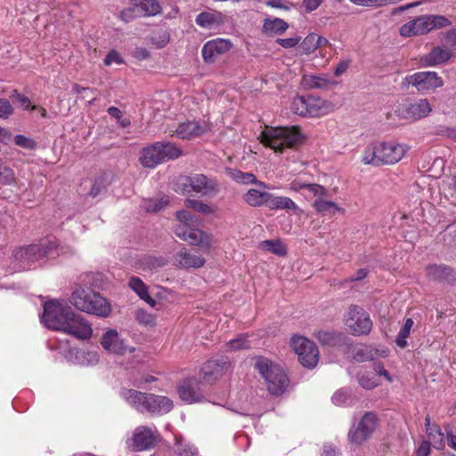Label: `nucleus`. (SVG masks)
Wrapping results in <instances>:
<instances>
[{
    "mask_svg": "<svg viewBox=\"0 0 456 456\" xmlns=\"http://www.w3.org/2000/svg\"><path fill=\"white\" fill-rule=\"evenodd\" d=\"M408 146L396 142H376L366 146L362 161L365 165H394L399 162L408 151Z\"/></svg>",
    "mask_w": 456,
    "mask_h": 456,
    "instance_id": "1",
    "label": "nucleus"
},
{
    "mask_svg": "<svg viewBox=\"0 0 456 456\" xmlns=\"http://www.w3.org/2000/svg\"><path fill=\"white\" fill-rule=\"evenodd\" d=\"M255 370L264 379L267 391L275 396H280L287 390L289 379L285 370L271 359L259 355L254 358Z\"/></svg>",
    "mask_w": 456,
    "mask_h": 456,
    "instance_id": "2",
    "label": "nucleus"
},
{
    "mask_svg": "<svg viewBox=\"0 0 456 456\" xmlns=\"http://www.w3.org/2000/svg\"><path fill=\"white\" fill-rule=\"evenodd\" d=\"M260 137L264 145L281 153L287 148L296 147L303 139L297 126L266 129L261 133Z\"/></svg>",
    "mask_w": 456,
    "mask_h": 456,
    "instance_id": "3",
    "label": "nucleus"
},
{
    "mask_svg": "<svg viewBox=\"0 0 456 456\" xmlns=\"http://www.w3.org/2000/svg\"><path fill=\"white\" fill-rule=\"evenodd\" d=\"M451 24V20L443 15H422L401 26L399 32L402 37H411L425 35L433 29L443 28Z\"/></svg>",
    "mask_w": 456,
    "mask_h": 456,
    "instance_id": "4",
    "label": "nucleus"
},
{
    "mask_svg": "<svg viewBox=\"0 0 456 456\" xmlns=\"http://www.w3.org/2000/svg\"><path fill=\"white\" fill-rule=\"evenodd\" d=\"M379 425V419L374 411L365 412L359 421L348 432L347 439L352 444L360 445L369 440Z\"/></svg>",
    "mask_w": 456,
    "mask_h": 456,
    "instance_id": "5",
    "label": "nucleus"
},
{
    "mask_svg": "<svg viewBox=\"0 0 456 456\" xmlns=\"http://www.w3.org/2000/svg\"><path fill=\"white\" fill-rule=\"evenodd\" d=\"M183 180V191L188 192L193 191L202 196L214 197L221 191L218 180L204 174H191Z\"/></svg>",
    "mask_w": 456,
    "mask_h": 456,
    "instance_id": "6",
    "label": "nucleus"
},
{
    "mask_svg": "<svg viewBox=\"0 0 456 456\" xmlns=\"http://www.w3.org/2000/svg\"><path fill=\"white\" fill-rule=\"evenodd\" d=\"M290 346L304 367L313 369L317 365L319 350L314 342L305 337L295 335L290 339Z\"/></svg>",
    "mask_w": 456,
    "mask_h": 456,
    "instance_id": "7",
    "label": "nucleus"
},
{
    "mask_svg": "<svg viewBox=\"0 0 456 456\" xmlns=\"http://www.w3.org/2000/svg\"><path fill=\"white\" fill-rule=\"evenodd\" d=\"M443 78L434 71H419L406 76L402 83V88L408 89L411 86H414L419 92H427L442 87Z\"/></svg>",
    "mask_w": 456,
    "mask_h": 456,
    "instance_id": "8",
    "label": "nucleus"
},
{
    "mask_svg": "<svg viewBox=\"0 0 456 456\" xmlns=\"http://www.w3.org/2000/svg\"><path fill=\"white\" fill-rule=\"evenodd\" d=\"M71 311L58 300H50L44 305L42 321L48 329L61 331Z\"/></svg>",
    "mask_w": 456,
    "mask_h": 456,
    "instance_id": "9",
    "label": "nucleus"
},
{
    "mask_svg": "<svg viewBox=\"0 0 456 456\" xmlns=\"http://www.w3.org/2000/svg\"><path fill=\"white\" fill-rule=\"evenodd\" d=\"M346 325L354 336L367 335L372 329L369 314L361 306L352 305L346 314Z\"/></svg>",
    "mask_w": 456,
    "mask_h": 456,
    "instance_id": "10",
    "label": "nucleus"
},
{
    "mask_svg": "<svg viewBox=\"0 0 456 456\" xmlns=\"http://www.w3.org/2000/svg\"><path fill=\"white\" fill-rule=\"evenodd\" d=\"M61 331L79 340L89 339L93 335L91 324L81 314L73 311L68 315Z\"/></svg>",
    "mask_w": 456,
    "mask_h": 456,
    "instance_id": "11",
    "label": "nucleus"
},
{
    "mask_svg": "<svg viewBox=\"0 0 456 456\" xmlns=\"http://www.w3.org/2000/svg\"><path fill=\"white\" fill-rule=\"evenodd\" d=\"M175 233L181 240L191 245L208 249L211 246L210 237L203 231L191 225H177Z\"/></svg>",
    "mask_w": 456,
    "mask_h": 456,
    "instance_id": "12",
    "label": "nucleus"
},
{
    "mask_svg": "<svg viewBox=\"0 0 456 456\" xmlns=\"http://www.w3.org/2000/svg\"><path fill=\"white\" fill-rule=\"evenodd\" d=\"M200 385V381L194 377L183 379L177 387V392L181 400L187 403L201 402L203 393Z\"/></svg>",
    "mask_w": 456,
    "mask_h": 456,
    "instance_id": "13",
    "label": "nucleus"
},
{
    "mask_svg": "<svg viewBox=\"0 0 456 456\" xmlns=\"http://www.w3.org/2000/svg\"><path fill=\"white\" fill-rule=\"evenodd\" d=\"M232 43L229 39L216 38L208 41L201 49V54L206 63H213L217 56L231 50Z\"/></svg>",
    "mask_w": 456,
    "mask_h": 456,
    "instance_id": "14",
    "label": "nucleus"
},
{
    "mask_svg": "<svg viewBox=\"0 0 456 456\" xmlns=\"http://www.w3.org/2000/svg\"><path fill=\"white\" fill-rule=\"evenodd\" d=\"M172 263L175 267L181 269H198L204 265L205 258L197 253L191 252L185 247H183L173 255Z\"/></svg>",
    "mask_w": 456,
    "mask_h": 456,
    "instance_id": "15",
    "label": "nucleus"
},
{
    "mask_svg": "<svg viewBox=\"0 0 456 456\" xmlns=\"http://www.w3.org/2000/svg\"><path fill=\"white\" fill-rule=\"evenodd\" d=\"M230 365L231 362L227 357L209 360L203 364L200 370L202 378L207 382H214L225 374Z\"/></svg>",
    "mask_w": 456,
    "mask_h": 456,
    "instance_id": "16",
    "label": "nucleus"
},
{
    "mask_svg": "<svg viewBox=\"0 0 456 456\" xmlns=\"http://www.w3.org/2000/svg\"><path fill=\"white\" fill-rule=\"evenodd\" d=\"M404 118L418 120L427 117L431 112V106L427 99H419L399 110Z\"/></svg>",
    "mask_w": 456,
    "mask_h": 456,
    "instance_id": "17",
    "label": "nucleus"
},
{
    "mask_svg": "<svg viewBox=\"0 0 456 456\" xmlns=\"http://www.w3.org/2000/svg\"><path fill=\"white\" fill-rule=\"evenodd\" d=\"M427 277L436 282L453 283L456 281L454 270L444 265H429L426 267Z\"/></svg>",
    "mask_w": 456,
    "mask_h": 456,
    "instance_id": "18",
    "label": "nucleus"
},
{
    "mask_svg": "<svg viewBox=\"0 0 456 456\" xmlns=\"http://www.w3.org/2000/svg\"><path fill=\"white\" fill-rule=\"evenodd\" d=\"M173 401L167 396L144 394V408L152 413H167L173 409Z\"/></svg>",
    "mask_w": 456,
    "mask_h": 456,
    "instance_id": "19",
    "label": "nucleus"
},
{
    "mask_svg": "<svg viewBox=\"0 0 456 456\" xmlns=\"http://www.w3.org/2000/svg\"><path fill=\"white\" fill-rule=\"evenodd\" d=\"M452 56L447 47L435 46L420 58V62L424 67H433L447 62Z\"/></svg>",
    "mask_w": 456,
    "mask_h": 456,
    "instance_id": "20",
    "label": "nucleus"
},
{
    "mask_svg": "<svg viewBox=\"0 0 456 456\" xmlns=\"http://www.w3.org/2000/svg\"><path fill=\"white\" fill-rule=\"evenodd\" d=\"M101 344L106 351L117 354H123L126 350L123 339L114 329H110L103 334Z\"/></svg>",
    "mask_w": 456,
    "mask_h": 456,
    "instance_id": "21",
    "label": "nucleus"
},
{
    "mask_svg": "<svg viewBox=\"0 0 456 456\" xmlns=\"http://www.w3.org/2000/svg\"><path fill=\"white\" fill-rule=\"evenodd\" d=\"M41 250L40 245L32 244L15 249L12 256L17 261L31 265L44 257V252Z\"/></svg>",
    "mask_w": 456,
    "mask_h": 456,
    "instance_id": "22",
    "label": "nucleus"
},
{
    "mask_svg": "<svg viewBox=\"0 0 456 456\" xmlns=\"http://www.w3.org/2000/svg\"><path fill=\"white\" fill-rule=\"evenodd\" d=\"M205 132L204 127L195 121H187L178 125L175 131H172L171 135H176L183 140H191L200 136Z\"/></svg>",
    "mask_w": 456,
    "mask_h": 456,
    "instance_id": "23",
    "label": "nucleus"
},
{
    "mask_svg": "<svg viewBox=\"0 0 456 456\" xmlns=\"http://www.w3.org/2000/svg\"><path fill=\"white\" fill-rule=\"evenodd\" d=\"M195 22L202 28L211 29L225 22L224 15L216 11L202 12L196 16Z\"/></svg>",
    "mask_w": 456,
    "mask_h": 456,
    "instance_id": "24",
    "label": "nucleus"
},
{
    "mask_svg": "<svg viewBox=\"0 0 456 456\" xmlns=\"http://www.w3.org/2000/svg\"><path fill=\"white\" fill-rule=\"evenodd\" d=\"M94 291L90 289L79 287L76 289L70 297V303L79 311L86 313L90 304L88 301L92 300L91 295H94Z\"/></svg>",
    "mask_w": 456,
    "mask_h": 456,
    "instance_id": "25",
    "label": "nucleus"
},
{
    "mask_svg": "<svg viewBox=\"0 0 456 456\" xmlns=\"http://www.w3.org/2000/svg\"><path fill=\"white\" fill-rule=\"evenodd\" d=\"M91 297L92 300L88 301V303L90 304L89 308H92V310H87L86 314H94L98 317H108L111 312L110 303L95 291Z\"/></svg>",
    "mask_w": 456,
    "mask_h": 456,
    "instance_id": "26",
    "label": "nucleus"
},
{
    "mask_svg": "<svg viewBox=\"0 0 456 456\" xmlns=\"http://www.w3.org/2000/svg\"><path fill=\"white\" fill-rule=\"evenodd\" d=\"M425 426L427 435L432 442L433 447L439 451L443 450L445 446V443L444 440V435L442 432L441 428L437 424H432L428 415L425 418Z\"/></svg>",
    "mask_w": 456,
    "mask_h": 456,
    "instance_id": "27",
    "label": "nucleus"
},
{
    "mask_svg": "<svg viewBox=\"0 0 456 456\" xmlns=\"http://www.w3.org/2000/svg\"><path fill=\"white\" fill-rule=\"evenodd\" d=\"M227 173L229 176L236 183L242 184H256L258 187L264 189L269 188L265 183L257 180L253 173L242 172L239 169H229Z\"/></svg>",
    "mask_w": 456,
    "mask_h": 456,
    "instance_id": "28",
    "label": "nucleus"
},
{
    "mask_svg": "<svg viewBox=\"0 0 456 456\" xmlns=\"http://www.w3.org/2000/svg\"><path fill=\"white\" fill-rule=\"evenodd\" d=\"M270 210H297L298 206L289 197L275 196L270 193L266 206Z\"/></svg>",
    "mask_w": 456,
    "mask_h": 456,
    "instance_id": "29",
    "label": "nucleus"
},
{
    "mask_svg": "<svg viewBox=\"0 0 456 456\" xmlns=\"http://www.w3.org/2000/svg\"><path fill=\"white\" fill-rule=\"evenodd\" d=\"M270 192L260 191L256 189H249L244 195L243 200L250 207L257 208L267 206Z\"/></svg>",
    "mask_w": 456,
    "mask_h": 456,
    "instance_id": "30",
    "label": "nucleus"
},
{
    "mask_svg": "<svg viewBox=\"0 0 456 456\" xmlns=\"http://www.w3.org/2000/svg\"><path fill=\"white\" fill-rule=\"evenodd\" d=\"M163 155L159 148V142L144 147V167H155L163 162Z\"/></svg>",
    "mask_w": 456,
    "mask_h": 456,
    "instance_id": "31",
    "label": "nucleus"
},
{
    "mask_svg": "<svg viewBox=\"0 0 456 456\" xmlns=\"http://www.w3.org/2000/svg\"><path fill=\"white\" fill-rule=\"evenodd\" d=\"M333 110L334 105L331 102L319 97H314L311 118H321L331 113Z\"/></svg>",
    "mask_w": 456,
    "mask_h": 456,
    "instance_id": "32",
    "label": "nucleus"
},
{
    "mask_svg": "<svg viewBox=\"0 0 456 456\" xmlns=\"http://www.w3.org/2000/svg\"><path fill=\"white\" fill-rule=\"evenodd\" d=\"M288 28V23L280 18L265 19L263 24V32L273 36L283 33Z\"/></svg>",
    "mask_w": 456,
    "mask_h": 456,
    "instance_id": "33",
    "label": "nucleus"
},
{
    "mask_svg": "<svg viewBox=\"0 0 456 456\" xmlns=\"http://www.w3.org/2000/svg\"><path fill=\"white\" fill-rule=\"evenodd\" d=\"M163 442V436L156 428L144 427V451L155 449Z\"/></svg>",
    "mask_w": 456,
    "mask_h": 456,
    "instance_id": "34",
    "label": "nucleus"
},
{
    "mask_svg": "<svg viewBox=\"0 0 456 456\" xmlns=\"http://www.w3.org/2000/svg\"><path fill=\"white\" fill-rule=\"evenodd\" d=\"M312 207L314 208V210L319 214H326L330 213L334 215L336 211L344 213L345 209L338 207L335 202L326 200L325 198L322 199H316L313 204Z\"/></svg>",
    "mask_w": 456,
    "mask_h": 456,
    "instance_id": "35",
    "label": "nucleus"
},
{
    "mask_svg": "<svg viewBox=\"0 0 456 456\" xmlns=\"http://www.w3.org/2000/svg\"><path fill=\"white\" fill-rule=\"evenodd\" d=\"M149 44L155 48H163L169 42V34L167 29L163 28H155L152 33L148 37Z\"/></svg>",
    "mask_w": 456,
    "mask_h": 456,
    "instance_id": "36",
    "label": "nucleus"
},
{
    "mask_svg": "<svg viewBox=\"0 0 456 456\" xmlns=\"http://www.w3.org/2000/svg\"><path fill=\"white\" fill-rule=\"evenodd\" d=\"M301 85L305 89H323L328 87L329 81L319 76L304 75Z\"/></svg>",
    "mask_w": 456,
    "mask_h": 456,
    "instance_id": "37",
    "label": "nucleus"
},
{
    "mask_svg": "<svg viewBox=\"0 0 456 456\" xmlns=\"http://www.w3.org/2000/svg\"><path fill=\"white\" fill-rule=\"evenodd\" d=\"M261 247L279 256H285L288 253L286 245L280 240H267L261 242Z\"/></svg>",
    "mask_w": 456,
    "mask_h": 456,
    "instance_id": "38",
    "label": "nucleus"
},
{
    "mask_svg": "<svg viewBox=\"0 0 456 456\" xmlns=\"http://www.w3.org/2000/svg\"><path fill=\"white\" fill-rule=\"evenodd\" d=\"M130 4L133 7L126 8L121 12V18L126 22L142 14V0H130Z\"/></svg>",
    "mask_w": 456,
    "mask_h": 456,
    "instance_id": "39",
    "label": "nucleus"
},
{
    "mask_svg": "<svg viewBox=\"0 0 456 456\" xmlns=\"http://www.w3.org/2000/svg\"><path fill=\"white\" fill-rule=\"evenodd\" d=\"M226 346L230 351L249 349L251 346L248 340V335L245 333L238 335L235 338L228 341Z\"/></svg>",
    "mask_w": 456,
    "mask_h": 456,
    "instance_id": "40",
    "label": "nucleus"
},
{
    "mask_svg": "<svg viewBox=\"0 0 456 456\" xmlns=\"http://www.w3.org/2000/svg\"><path fill=\"white\" fill-rule=\"evenodd\" d=\"M352 353L354 359L361 362L370 361L374 357L373 350L366 345L354 346Z\"/></svg>",
    "mask_w": 456,
    "mask_h": 456,
    "instance_id": "41",
    "label": "nucleus"
},
{
    "mask_svg": "<svg viewBox=\"0 0 456 456\" xmlns=\"http://www.w3.org/2000/svg\"><path fill=\"white\" fill-rule=\"evenodd\" d=\"M184 206L204 215L214 213V208L210 205L198 200L187 199L184 201Z\"/></svg>",
    "mask_w": 456,
    "mask_h": 456,
    "instance_id": "42",
    "label": "nucleus"
},
{
    "mask_svg": "<svg viewBox=\"0 0 456 456\" xmlns=\"http://www.w3.org/2000/svg\"><path fill=\"white\" fill-rule=\"evenodd\" d=\"M413 326V321L411 318L406 319L403 326L401 328L396 338L395 343L400 348H405L407 346V338L411 333V330Z\"/></svg>",
    "mask_w": 456,
    "mask_h": 456,
    "instance_id": "43",
    "label": "nucleus"
},
{
    "mask_svg": "<svg viewBox=\"0 0 456 456\" xmlns=\"http://www.w3.org/2000/svg\"><path fill=\"white\" fill-rule=\"evenodd\" d=\"M125 400L133 407L137 410H140L142 405V393L134 390V389H126L122 393Z\"/></svg>",
    "mask_w": 456,
    "mask_h": 456,
    "instance_id": "44",
    "label": "nucleus"
},
{
    "mask_svg": "<svg viewBox=\"0 0 456 456\" xmlns=\"http://www.w3.org/2000/svg\"><path fill=\"white\" fill-rule=\"evenodd\" d=\"M175 454L177 456H197L198 451L193 445L185 444L181 438L175 436Z\"/></svg>",
    "mask_w": 456,
    "mask_h": 456,
    "instance_id": "45",
    "label": "nucleus"
},
{
    "mask_svg": "<svg viewBox=\"0 0 456 456\" xmlns=\"http://www.w3.org/2000/svg\"><path fill=\"white\" fill-rule=\"evenodd\" d=\"M340 333L331 331L320 330L316 333L319 342L327 346H335L340 340Z\"/></svg>",
    "mask_w": 456,
    "mask_h": 456,
    "instance_id": "46",
    "label": "nucleus"
},
{
    "mask_svg": "<svg viewBox=\"0 0 456 456\" xmlns=\"http://www.w3.org/2000/svg\"><path fill=\"white\" fill-rule=\"evenodd\" d=\"M159 148L163 155L164 161L175 159L182 155V151L173 143H159Z\"/></svg>",
    "mask_w": 456,
    "mask_h": 456,
    "instance_id": "47",
    "label": "nucleus"
},
{
    "mask_svg": "<svg viewBox=\"0 0 456 456\" xmlns=\"http://www.w3.org/2000/svg\"><path fill=\"white\" fill-rule=\"evenodd\" d=\"M37 245H40L44 257L54 256L55 254H58L59 243L56 239L42 240Z\"/></svg>",
    "mask_w": 456,
    "mask_h": 456,
    "instance_id": "48",
    "label": "nucleus"
},
{
    "mask_svg": "<svg viewBox=\"0 0 456 456\" xmlns=\"http://www.w3.org/2000/svg\"><path fill=\"white\" fill-rule=\"evenodd\" d=\"M167 204V197L144 200V210L147 212H157L164 208Z\"/></svg>",
    "mask_w": 456,
    "mask_h": 456,
    "instance_id": "49",
    "label": "nucleus"
},
{
    "mask_svg": "<svg viewBox=\"0 0 456 456\" xmlns=\"http://www.w3.org/2000/svg\"><path fill=\"white\" fill-rule=\"evenodd\" d=\"M317 49L315 42V34H308L298 46L301 54H310Z\"/></svg>",
    "mask_w": 456,
    "mask_h": 456,
    "instance_id": "50",
    "label": "nucleus"
},
{
    "mask_svg": "<svg viewBox=\"0 0 456 456\" xmlns=\"http://www.w3.org/2000/svg\"><path fill=\"white\" fill-rule=\"evenodd\" d=\"M16 181L14 171L0 161V183L11 185Z\"/></svg>",
    "mask_w": 456,
    "mask_h": 456,
    "instance_id": "51",
    "label": "nucleus"
},
{
    "mask_svg": "<svg viewBox=\"0 0 456 456\" xmlns=\"http://www.w3.org/2000/svg\"><path fill=\"white\" fill-rule=\"evenodd\" d=\"M127 447L134 452L142 451V429L137 428L134 430L133 437L126 441Z\"/></svg>",
    "mask_w": 456,
    "mask_h": 456,
    "instance_id": "52",
    "label": "nucleus"
},
{
    "mask_svg": "<svg viewBox=\"0 0 456 456\" xmlns=\"http://www.w3.org/2000/svg\"><path fill=\"white\" fill-rule=\"evenodd\" d=\"M292 111L301 117L307 118V108L305 106V96H297L291 104Z\"/></svg>",
    "mask_w": 456,
    "mask_h": 456,
    "instance_id": "53",
    "label": "nucleus"
},
{
    "mask_svg": "<svg viewBox=\"0 0 456 456\" xmlns=\"http://www.w3.org/2000/svg\"><path fill=\"white\" fill-rule=\"evenodd\" d=\"M161 11L162 6L159 0H144V16H156Z\"/></svg>",
    "mask_w": 456,
    "mask_h": 456,
    "instance_id": "54",
    "label": "nucleus"
},
{
    "mask_svg": "<svg viewBox=\"0 0 456 456\" xmlns=\"http://www.w3.org/2000/svg\"><path fill=\"white\" fill-rule=\"evenodd\" d=\"M306 190L311 192L316 199L326 198L329 194L328 190L324 186L318 183H309Z\"/></svg>",
    "mask_w": 456,
    "mask_h": 456,
    "instance_id": "55",
    "label": "nucleus"
},
{
    "mask_svg": "<svg viewBox=\"0 0 456 456\" xmlns=\"http://www.w3.org/2000/svg\"><path fill=\"white\" fill-rule=\"evenodd\" d=\"M14 142L16 145L27 150H33L36 148L35 141L22 134L16 135L14 137Z\"/></svg>",
    "mask_w": 456,
    "mask_h": 456,
    "instance_id": "56",
    "label": "nucleus"
},
{
    "mask_svg": "<svg viewBox=\"0 0 456 456\" xmlns=\"http://www.w3.org/2000/svg\"><path fill=\"white\" fill-rule=\"evenodd\" d=\"M176 217L179 221V224L178 225H191V226H193V224H195V220H194V217L192 216V215L186 211V210H180V211H177L176 212Z\"/></svg>",
    "mask_w": 456,
    "mask_h": 456,
    "instance_id": "57",
    "label": "nucleus"
},
{
    "mask_svg": "<svg viewBox=\"0 0 456 456\" xmlns=\"http://www.w3.org/2000/svg\"><path fill=\"white\" fill-rule=\"evenodd\" d=\"M166 265V259L164 257H156L153 256H148L144 257V268L148 267L150 269L158 268L164 266Z\"/></svg>",
    "mask_w": 456,
    "mask_h": 456,
    "instance_id": "58",
    "label": "nucleus"
},
{
    "mask_svg": "<svg viewBox=\"0 0 456 456\" xmlns=\"http://www.w3.org/2000/svg\"><path fill=\"white\" fill-rule=\"evenodd\" d=\"M13 113V108L6 99L0 98V118L7 119Z\"/></svg>",
    "mask_w": 456,
    "mask_h": 456,
    "instance_id": "59",
    "label": "nucleus"
},
{
    "mask_svg": "<svg viewBox=\"0 0 456 456\" xmlns=\"http://www.w3.org/2000/svg\"><path fill=\"white\" fill-rule=\"evenodd\" d=\"M444 39L448 49L456 50V28H451L444 35Z\"/></svg>",
    "mask_w": 456,
    "mask_h": 456,
    "instance_id": "60",
    "label": "nucleus"
},
{
    "mask_svg": "<svg viewBox=\"0 0 456 456\" xmlns=\"http://www.w3.org/2000/svg\"><path fill=\"white\" fill-rule=\"evenodd\" d=\"M12 98L13 100L15 99L24 110L37 109V107L36 105H31L30 100L27 96L17 93V91H15L12 94Z\"/></svg>",
    "mask_w": 456,
    "mask_h": 456,
    "instance_id": "61",
    "label": "nucleus"
},
{
    "mask_svg": "<svg viewBox=\"0 0 456 456\" xmlns=\"http://www.w3.org/2000/svg\"><path fill=\"white\" fill-rule=\"evenodd\" d=\"M103 62L106 66H110L112 63L121 64L123 63V60L117 51L111 50L106 55Z\"/></svg>",
    "mask_w": 456,
    "mask_h": 456,
    "instance_id": "62",
    "label": "nucleus"
},
{
    "mask_svg": "<svg viewBox=\"0 0 456 456\" xmlns=\"http://www.w3.org/2000/svg\"><path fill=\"white\" fill-rule=\"evenodd\" d=\"M359 384L365 389H372L378 386V381L374 377L370 378L362 375L359 377Z\"/></svg>",
    "mask_w": 456,
    "mask_h": 456,
    "instance_id": "63",
    "label": "nucleus"
},
{
    "mask_svg": "<svg viewBox=\"0 0 456 456\" xmlns=\"http://www.w3.org/2000/svg\"><path fill=\"white\" fill-rule=\"evenodd\" d=\"M130 288L142 298V281L138 277H132L129 281Z\"/></svg>",
    "mask_w": 456,
    "mask_h": 456,
    "instance_id": "64",
    "label": "nucleus"
}]
</instances>
